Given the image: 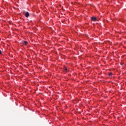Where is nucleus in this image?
<instances>
[{"instance_id": "nucleus-2", "label": "nucleus", "mask_w": 126, "mask_h": 126, "mask_svg": "<svg viewBox=\"0 0 126 126\" xmlns=\"http://www.w3.org/2000/svg\"><path fill=\"white\" fill-rule=\"evenodd\" d=\"M25 16H26V17H29V12H26L25 14Z\"/></svg>"}, {"instance_id": "nucleus-3", "label": "nucleus", "mask_w": 126, "mask_h": 126, "mask_svg": "<svg viewBox=\"0 0 126 126\" xmlns=\"http://www.w3.org/2000/svg\"><path fill=\"white\" fill-rule=\"evenodd\" d=\"M22 44H23V45H26L27 44H28V42L26 41H24L22 42Z\"/></svg>"}, {"instance_id": "nucleus-1", "label": "nucleus", "mask_w": 126, "mask_h": 126, "mask_svg": "<svg viewBox=\"0 0 126 126\" xmlns=\"http://www.w3.org/2000/svg\"><path fill=\"white\" fill-rule=\"evenodd\" d=\"M91 19H92V21H96V20H97V18H96V17H92Z\"/></svg>"}, {"instance_id": "nucleus-6", "label": "nucleus", "mask_w": 126, "mask_h": 126, "mask_svg": "<svg viewBox=\"0 0 126 126\" xmlns=\"http://www.w3.org/2000/svg\"><path fill=\"white\" fill-rule=\"evenodd\" d=\"M0 55H1V51L0 50Z\"/></svg>"}, {"instance_id": "nucleus-4", "label": "nucleus", "mask_w": 126, "mask_h": 126, "mask_svg": "<svg viewBox=\"0 0 126 126\" xmlns=\"http://www.w3.org/2000/svg\"><path fill=\"white\" fill-rule=\"evenodd\" d=\"M63 70L64 71H65V72H67V68L65 66L63 67Z\"/></svg>"}, {"instance_id": "nucleus-5", "label": "nucleus", "mask_w": 126, "mask_h": 126, "mask_svg": "<svg viewBox=\"0 0 126 126\" xmlns=\"http://www.w3.org/2000/svg\"><path fill=\"white\" fill-rule=\"evenodd\" d=\"M109 76H112V75H113V73H112V72H110V73H109Z\"/></svg>"}]
</instances>
